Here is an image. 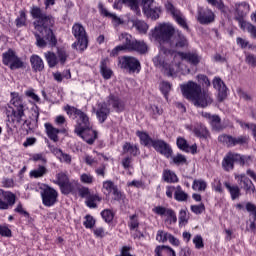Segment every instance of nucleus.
Wrapping results in <instances>:
<instances>
[{
  "label": "nucleus",
  "mask_w": 256,
  "mask_h": 256,
  "mask_svg": "<svg viewBox=\"0 0 256 256\" xmlns=\"http://www.w3.org/2000/svg\"><path fill=\"white\" fill-rule=\"evenodd\" d=\"M197 21L201 25H209L210 23H213V21H215V13H213L211 9L200 8L198 10Z\"/></svg>",
  "instance_id": "nucleus-14"
},
{
  "label": "nucleus",
  "mask_w": 256,
  "mask_h": 256,
  "mask_svg": "<svg viewBox=\"0 0 256 256\" xmlns=\"http://www.w3.org/2000/svg\"><path fill=\"white\" fill-rule=\"evenodd\" d=\"M166 223H177V215L175 214V211L168 209V211L166 212Z\"/></svg>",
  "instance_id": "nucleus-54"
},
{
  "label": "nucleus",
  "mask_w": 256,
  "mask_h": 256,
  "mask_svg": "<svg viewBox=\"0 0 256 256\" xmlns=\"http://www.w3.org/2000/svg\"><path fill=\"white\" fill-rule=\"evenodd\" d=\"M142 5V11L146 17H150V19H153L154 21L159 18L161 8L155 5L154 0H142Z\"/></svg>",
  "instance_id": "nucleus-9"
},
{
  "label": "nucleus",
  "mask_w": 256,
  "mask_h": 256,
  "mask_svg": "<svg viewBox=\"0 0 256 256\" xmlns=\"http://www.w3.org/2000/svg\"><path fill=\"white\" fill-rule=\"evenodd\" d=\"M176 32L170 23H163L155 27L153 37L160 44L159 53L153 58L155 67L165 66L167 61H173V52L175 50L169 49V43H171Z\"/></svg>",
  "instance_id": "nucleus-2"
},
{
  "label": "nucleus",
  "mask_w": 256,
  "mask_h": 256,
  "mask_svg": "<svg viewBox=\"0 0 256 256\" xmlns=\"http://www.w3.org/2000/svg\"><path fill=\"white\" fill-rule=\"evenodd\" d=\"M209 123L210 125H212L215 131H221V129H223V127H221V118L219 117V115H213Z\"/></svg>",
  "instance_id": "nucleus-48"
},
{
  "label": "nucleus",
  "mask_w": 256,
  "mask_h": 256,
  "mask_svg": "<svg viewBox=\"0 0 256 256\" xmlns=\"http://www.w3.org/2000/svg\"><path fill=\"white\" fill-rule=\"evenodd\" d=\"M35 191H37L38 193H55V189L44 183L36 184Z\"/></svg>",
  "instance_id": "nucleus-40"
},
{
  "label": "nucleus",
  "mask_w": 256,
  "mask_h": 256,
  "mask_svg": "<svg viewBox=\"0 0 256 256\" xmlns=\"http://www.w3.org/2000/svg\"><path fill=\"white\" fill-rule=\"evenodd\" d=\"M128 226L130 227L131 230H135L139 227V218H137V215L130 216Z\"/></svg>",
  "instance_id": "nucleus-58"
},
{
  "label": "nucleus",
  "mask_w": 256,
  "mask_h": 256,
  "mask_svg": "<svg viewBox=\"0 0 256 256\" xmlns=\"http://www.w3.org/2000/svg\"><path fill=\"white\" fill-rule=\"evenodd\" d=\"M72 35L76 39V42L72 44L73 49H76L77 51H85L87 45H89L85 27H83L81 23H75L72 27Z\"/></svg>",
  "instance_id": "nucleus-7"
},
{
  "label": "nucleus",
  "mask_w": 256,
  "mask_h": 256,
  "mask_svg": "<svg viewBox=\"0 0 256 256\" xmlns=\"http://www.w3.org/2000/svg\"><path fill=\"white\" fill-rule=\"evenodd\" d=\"M58 59L62 65H64L65 61H67V57H69V54H67V51L65 49L60 48L57 51Z\"/></svg>",
  "instance_id": "nucleus-57"
},
{
  "label": "nucleus",
  "mask_w": 256,
  "mask_h": 256,
  "mask_svg": "<svg viewBox=\"0 0 256 256\" xmlns=\"http://www.w3.org/2000/svg\"><path fill=\"white\" fill-rule=\"evenodd\" d=\"M136 135L139 137L141 145H144L145 147H152L155 140H152L149 134L146 132L137 131Z\"/></svg>",
  "instance_id": "nucleus-33"
},
{
  "label": "nucleus",
  "mask_w": 256,
  "mask_h": 256,
  "mask_svg": "<svg viewBox=\"0 0 256 256\" xmlns=\"http://www.w3.org/2000/svg\"><path fill=\"white\" fill-rule=\"evenodd\" d=\"M31 15L33 19H36L33 22L36 45L38 47H47V45L55 47V45H57V39L53 34V26L55 25V19H53V16L47 15L37 6L32 7Z\"/></svg>",
  "instance_id": "nucleus-1"
},
{
  "label": "nucleus",
  "mask_w": 256,
  "mask_h": 256,
  "mask_svg": "<svg viewBox=\"0 0 256 256\" xmlns=\"http://www.w3.org/2000/svg\"><path fill=\"white\" fill-rule=\"evenodd\" d=\"M2 59L4 65H10V69L12 70L21 69V67H23V61H21L15 54V51L11 49L2 54Z\"/></svg>",
  "instance_id": "nucleus-10"
},
{
  "label": "nucleus",
  "mask_w": 256,
  "mask_h": 256,
  "mask_svg": "<svg viewBox=\"0 0 256 256\" xmlns=\"http://www.w3.org/2000/svg\"><path fill=\"white\" fill-rule=\"evenodd\" d=\"M224 186L226 187L227 191L229 193H239L241 189H239V186L237 184H231L229 182H225Z\"/></svg>",
  "instance_id": "nucleus-59"
},
{
  "label": "nucleus",
  "mask_w": 256,
  "mask_h": 256,
  "mask_svg": "<svg viewBox=\"0 0 256 256\" xmlns=\"http://www.w3.org/2000/svg\"><path fill=\"white\" fill-rule=\"evenodd\" d=\"M30 63L33 71H43L45 69V64L43 63V59L38 55H32L30 58Z\"/></svg>",
  "instance_id": "nucleus-28"
},
{
  "label": "nucleus",
  "mask_w": 256,
  "mask_h": 256,
  "mask_svg": "<svg viewBox=\"0 0 256 256\" xmlns=\"http://www.w3.org/2000/svg\"><path fill=\"white\" fill-rule=\"evenodd\" d=\"M197 79L199 81V83H201V85H203V87H211V81H209V78L203 74H199L197 76Z\"/></svg>",
  "instance_id": "nucleus-60"
},
{
  "label": "nucleus",
  "mask_w": 256,
  "mask_h": 256,
  "mask_svg": "<svg viewBox=\"0 0 256 256\" xmlns=\"http://www.w3.org/2000/svg\"><path fill=\"white\" fill-rule=\"evenodd\" d=\"M125 5L130 7L132 11L136 12V15H139L141 13V10H139V0H122Z\"/></svg>",
  "instance_id": "nucleus-42"
},
{
  "label": "nucleus",
  "mask_w": 256,
  "mask_h": 256,
  "mask_svg": "<svg viewBox=\"0 0 256 256\" xmlns=\"http://www.w3.org/2000/svg\"><path fill=\"white\" fill-rule=\"evenodd\" d=\"M108 105H111L113 109L117 111V113H121V111H125V103L115 95L111 94L108 97Z\"/></svg>",
  "instance_id": "nucleus-23"
},
{
  "label": "nucleus",
  "mask_w": 256,
  "mask_h": 256,
  "mask_svg": "<svg viewBox=\"0 0 256 256\" xmlns=\"http://www.w3.org/2000/svg\"><path fill=\"white\" fill-rule=\"evenodd\" d=\"M77 124L74 130V133H81L85 129L91 128V123L89 122V116L85 112L81 111L78 114Z\"/></svg>",
  "instance_id": "nucleus-17"
},
{
  "label": "nucleus",
  "mask_w": 256,
  "mask_h": 256,
  "mask_svg": "<svg viewBox=\"0 0 256 256\" xmlns=\"http://www.w3.org/2000/svg\"><path fill=\"white\" fill-rule=\"evenodd\" d=\"M163 179L166 183H177L179 178H177V174L171 170H164Z\"/></svg>",
  "instance_id": "nucleus-36"
},
{
  "label": "nucleus",
  "mask_w": 256,
  "mask_h": 256,
  "mask_svg": "<svg viewBox=\"0 0 256 256\" xmlns=\"http://www.w3.org/2000/svg\"><path fill=\"white\" fill-rule=\"evenodd\" d=\"M193 243L196 249H203V247H205V244L203 243V237H201V235L195 236L193 238Z\"/></svg>",
  "instance_id": "nucleus-61"
},
{
  "label": "nucleus",
  "mask_w": 256,
  "mask_h": 256,
  "mask_svg": "<svg viewBox=\"0 0 256 256\" xmlns=\"http://www.w3.org/2000/svg\"><path fill=\"white\" fill-rule=\"evenodd\" d=\"M118 67L125 69L129 73H139L141 71V63L133 56H122L118 58Z\"/></svg>",
  "instance_id": "nucleus-8"
},
{
  "label": "nucleus",
  "mask_w": 256,
  "mask_h": 256,
  "mask_svg": "<svg viewBox=\"0 0 256 256\" xmlns=\"http://www.w3.org/2000/svg\"><path fill=\"white\" fill-rule=\"evenodd\" d=\"M101 217L106 223H111L115 217V213L111 209H105L101 212Z\"/></svg>",
  "instance_id": "nucleus-47"
},
{
  "label": "nucleus",
  "mask_w": 256,
  "mask_h": 256,
  "mask_svg": "<svg viewBox=\"0 0 256 256\" xmlns=\"http://www.w3.org/2000/svg\"><path fill=\"white\" fill-rule=\"evenodd\" d=\"M122 153L124 155L129 153L130 155L137 157V155H139L141 152L139 151V147H137V145L126 142L122 147Z\"/></svg>",
  "instance_id": "nucleus-30"
},
{
  "label": "nucleus",
  "mask_w": 256,
  "mask_h": 256,
  "mask_svg": "<svg viewBox=\"0 0 256 256\" xmlns=\"http://www.w3.org/2000/svg\"><path fill=\"white\" fill-rule=\"evenodd\" d=\"M156 256H177L175 250L169 246H158L155 249Z\"/></svg>",
  "instance_id": "nucleus-32"
},
{
  "label": "nucleus",
  "mask_w": 256,
  "mask_h": 256,
  "mask_svg": "<svg viewBox=\"0 0 256 256\" xmlns=\"http://www.w3.org/2000/svg\"><path fill=\"white\" fill-rule=\"evenodd\" d=\"M57 183L60 187H69V177L67 174L61 172L56 175Z\"/></svg>",
  "instance_id": "nucleus-41"
},
{
  "label": "nucleus",
  "mask_w": 256,
  "mask_h": 256,
  "mask_svg": "<svg viewBox=\"0 0 256 256\" xmlns=\"http://www.w3.org/2000/svg\"><path fill=\"white\" fill-rule=\"evenodd\" d=\"M218 141H220V143H224L227 147H233L235 145H243V143L247 142V138L243 136L235 138L233 136L223 134L218 137Z\"/></svg>",
  "instance_id": "nucleus-15"
},
{
  "label": "nucleus",
  "mask_w": 256,
  "mask_h": 256,
  "mask_svg": "<svg viewBox=\"0 0 256 256\" xmlns=\"http://www.w3.org/2000/svg\"><path fill=\"white\" fill-rule=\"evenodd\" d=\"M93 233H94L95 237H98L100 239H103V237H105V235H107V232H105V228H103V227L94 228Z\"/></svg>",
  "instance_id": "nucleus-63"
},
{
  "label": "nucleus",
  "mask_w": 256,
  "mask_h": 256,
  "mask_svg": "<svg viewBox=\"0 0 256 256\" xmlns=\"http://www.w3.org/2000/svg\"><path fill=\"white\" fill-rule=\"evenodd\" d=\"M44 55L49 67L53 68L59 63V60L57 59V55L55 53L46 52Z\"/></svg>",
  "instance_id": "nucleus-37"
},
{
  "label": "nucleus",
  "mask_w": 256,
  "mask_h": 256,
  "mask_svg": "<svg viewBox=\"0 0 256 256\" xmlns=\"http://www.w3.org/2000/svg\"><path fill=\"white\" fill-rule=\"evenodd\" d=\"M237 161H239L240 165H245V159L241 155L229 153L222 161L224 171H233V167Z\"/></svg>",
  "instance_id": "nucleus-11"
},
{
  "label": "nucleus",
  "mask_w": 256,
  "mask_h": 256,
  "mask_svg": "<svg viewBox=\"0 0 256 256\" xmlns=\"http://www.w3.org/2000/svg\"><path fill=\"white\" fill-rule=\"evenodd\" d=\"M109 107H107V103H100L98 104V109L96 111V117L101 123H105L107 121V117H109Z\"/></svg>",
  "instance_id": "nucleus-22"
},
{
  "label": "nucleus",
  "mask_w": 256,
  "mask_h": 256,
  "mask_svg": "<svg viewBox=\"0 0 256 256\" xmlns=\"http://www.w3.org/2000/svg\"><path fill=\"white\" fill-rule=\"evenodd\" d=\"M160 91H162L163 95L167 97V93L171 91V84L169 82H162L160 84Z\"/></svg>",
  "instance_id": "nucleus-64"
},
{
  "label": "nucleus",
  "mask_w": 256,
  "mask_h": 256,
  "mask_svg": "<svg viewBox=\"0 0 256 256\" xmlns=\"http://www.w3.org/2000/svg\"><path fill=\"white\" fill-rule=\"evenodd\" d=\"M25 106L23 105V98L19 96V93L12 92L10 105L6 109V115L8 117V121H12V123H21L23 118L25 117Z\"/></svg>",
  "instance_id": "nucleus-6"
},
{
  "label": "nucleus",
  "mask_w": 256,
  "mask_h": 256,
  "mask_svg": "<svg viewBox=\"0 0 256 256\" xmlns=\"http://www.w3.org/2000/svg\"><path fill=\"white\" fill-rule=\"evenodd\" d=\"M119 41L122 42V45L116 46L110 53L111 57H117L121 51H136L137 53H140L141 55L147 53L149 48L147 47V44H145L143 41H137L136 39L131 36L129 33H122L119 36Z\"/></svg>",
  "instance_id": "nucleus-5"
},
{
  "label": "nucleus",
  "mask_w": 256,
  "mask_h": 256,
  "mask_svg": "<svg viewBox=\"0 0 256 256\" xmlns=\"http://www.w3.org/2000/svg\"><path fill=\"white\" fill-rule=\"evenodd\" d=\"M170 235L171 234L168 232L158 230L156 234V241H158V243H167V241H169Z\"/></svg>",
  "instance_id": "nucleus-45"
},
{
  "label": "nucleus",
  "mask_w": 256,
  "mask_h": 256,
  "mask_svg": "<svg viewBox=\"0 0 256 256\" xmlns=\"http://www.w3.org/2000/svg\"><path fill=\"white\" fill-rule=\"evenodd\" d=\"M64 111H66L67 115H69V117H75L77 119L78 115L80 114L81 110L75 108V107H71L69 105L64 107Z\"/></svg>",
  "instance_id": "nucleus-53"
},
{
  "label": "nucleus",
  "mask_w": 256,
  "mask_h": 256,
  "mask_svg": "<svg viewBox=\"0 0 256 256\" xmlns=\"http://www.w3.org/2000/svg\"><path fill=\"white\" fill-rule=\"evenodd\" d=\"M240 27L244 31H247L248 33H250L252 39H256V26L255 25H253L249 22L242 21V22H240Z\"/></svg>",
  "instance_id": "nucleus-35"
},
{
  "label": "nucleus",
  "mask_w": 256,
  "mask_h": 256,
  "mask_svg": "<svg viewBox=\"0 0 256 256\" xmlns=\"http://www.w3.org/2000/svg\"><path fill=\"white\" fill-rule=\"evenodd\" d=\"M15 205V194H8L4 197V200L0 199V209H9Z\"/></svg>",
  "instance_id": "nucleus-31"
},
{
  "label": "nucleus",
  "mask_w": 256,
  "mask_h": 256,
  "mask_svg": "<svg viewBox=\"0 0 256 256\" xmlns=\"http://www.w3.org/2000/svg\"><path fill=\"white\" fill-rule=\"evenodd\" d=\"M183 96L192 101L195 107H209L213 103V97L209 91H201V85L190 81L187 84L181 86Z\"/></svg>",
  "instance_id": "nucleus-3"
},
{
  "label": "nucleus",
  "mask_w": 256,
  "mask_h": 256,
  "mask_svg": "<svg viewBox=\"0 0 256 256\" xmlns=\"http://www.w3.org/2000/svg\"><path fill=\"white\" fill-rule=\"evenodd\" d=\"M109 58H104L100 62V73L105 79H109L113 75V70L109 68Z\"/></svg>",
  "instance_id": "nucleus-25"
},
{
  "label": "nucleus",
  "mask_w": 256,
  "mask_h": 256,
  "mask_svg": "<svg viewBox=\"0 0 256 256\" xmlns=\"http://www.w3.org/2000/svg\"><path fill=\"white\" fill-rule=\"evenodd\" d=\"M166 10L168 13H170V15H172L178 25H181L183 29L189 30V26L187 25V20L185 19V16H183L181 11L175 8L173 4L167 3Z\"/></svg>",
  "instance_id": "nucleus-12"
},
{
  "label": "nucleus",
  "mask_w": 256,
  "mask_h": 256,
  "mask_svg": "<svg viewBox=\"0 0 256 256\" xmlns=\"http://www.w3.org/2000/svg\"><path fill=\"white\" fill-rule=\"evenodd\" d=\"M212 85L214 89H217L218 91V101H225V99H227V86L225 85V82H223L221 78L215 77L212 81Z\"/></svg>",
  "instance_id": "nucleus-16"
},
{
  "label": "nucleus",
  "mask_w": 256,
  "mask_h": 256,
  "mask_svg": "<svg viewBox=\"0 0 256 256\" xmlns=\"http://www.w3.org/2000/svg\"><path fill=\"white\" fill-rule=\"evenodd\" d=\"M235 9L240 17H243V15H247V13H249V6L245 2L235 4Z\"/></svg>",
  "instance_id": "nucleus-39"
},
{
  "label": "nucleus",
  "mask_w": 256,
  "mask_h": 256,
  "mask_svg": "<svg viewBox=\"0 0 256 256\" xmlns=\"http://www.w3.org/2000/svg\"><path fill=\"white\" fill-rule=\"evenodd\" d=\"M235 179L242 183L244 191L247 193H255V185H253V182L247 178L245 174H236Z\"/></svg>",
  "instance_id": "nucleus-20"
},
{
  "label": "nucleus",
  "mask_w": 256,
  "mask_h": 256,
  "mask_svg": "<svg viewBox=\"0 0 256 256\" xmlns=\"http://www.w3.org/2000/svg\"><path fill=\"white\" fill-rule=\"evenodd\" d=\"M191 211L192 213H195V215H201V213L205 211V205L204 204L192 205Z\"/></svg>",
  "instance_id": "nucleus-62"
},
{
  "label": "nucleus",
  "mask_w": 256,
  "mask_h": 256,
  "mask_svg": "<svg viewBox=\"0 0 256 256\" xmlns=\"http://www.w3.org/2000/svg\"><path fill=\"white\" fill-rule=\"evenodd\" d=\"M100 11H101V15H104V17H110L116 25H123V21L121 18L107 11L102 5H100Z\"/></svg>",
  "instance_id": "nucleus-34"
},
{
  "label": "nucleus",
  "mask_w": 256,
  "mask_h": 256,
  "mask_svg": "<svg viewBox=\"0 0 256 256\" xmlns=\"http://www.w3.org/2000/svg\"><path fill=\"white\" fill-rule=\"evenodd\" d=\"M187 45V38L183 35V33L177 30L176 33H174L172 40L168 44V47H170L171 51H173V49H183V47H187Z\"/></svg>",
  "instance_id": "nucleus-13"
},
{
  "label": "nucleus",
  "mask_w": 256,
  "mask_h": 256,
  "mask_svg": "<svg viewBox=\"0 0 256 256\" xmlns=\"http://www.w3.org/2000/svg\"><path fill=\"white\" fill-rule=\"evenodd\" d=\"M172 159H173V163H175V165L187 164V158L183 154H177Z\"/></svg>",
  "instance_id": "nucleus-56"
},
{
  "label": "nucleus",
  "mask_w": 256,
  "mask_h": 256,
  "mask_svg": "<svg viewBox=\"0 0 256 256\" xmlns=\"http://www.w3.org/2000/svg\"><path fill=\"white\" fill-rule=\"evenodd\" d=\"M133 25L134 27H136L137 31H139V33H142V34L147 33L149 29V25H147V23L141 20L134 21Z\"/></svg>",
  "instance_id": "nucleus-44"
},
{
  "label": "nucleus",
  "mask_w": 256,
  "mask_h": 256,
  "mask_svg": "<svg viewBox=\"0 0 256 256\" xmlns=\"http://www.w3.org/2000/svg\"><path fill=\"white\" fill-rule=\"evenodd\" d=\"M45 129H46V133L49 137V139H51V141H54L55 143H57V141H59V133L60 130L53 127V125L46 123L45 124Z\"/></svg>",
  "instance_id": "nucleus-29"
},
{
  "label": "nucleus",
  "mask_w": 256,
  "mask_h": 256,
  "mask_svg": "<svg viewBox=\"0 0 256 256\" xmlns=\"http://www.w3.org/2000/svg\"><path fill=\"white\" fill-rule=\"evenodd\" d=\"M189 223V216L187 215V211L185 210H180L179 212V225L181 227L187 225Z\"/></svg>",
  "instance_id": "nucleus-55"
},
{
  "label": "nucleus",
  "mask_w": 256,
  "mask_h": 256,
  "mask_svg": "<svg viewBox=\"0 0 256 256\" xmlns=\"http://www.w3.org/2000/svg\"><path fill=\"white\" fill-rule=\"evenodd\" d=\"M85 221L83 222V225L86 229H93V227H95V218H93V216L91 215H86L85 216Z\"/></svg>",
  "instance_id": "nucleus-51"
},
{
  "label": "nucleus",
  "mask_w": 256,
  "mask_h": 256,
  "mask_svg": "<svg viewBox=\"0 0 256 256\" xmlns=\"http://www.w3.org/2000/svg\"><path fill=\"white\" fill-rule=\"evenodd\" d=\"M75 133L78 137H81L83 141L88 143V145H93L95 143V139H97V131L91 129V127Z\"/></svg>",
  "instance_id": "nucleus-18"
},
{
  "label": "nucleus",
  "mask_w": 256,
  "mask_h": 256,
  "mask_svg": "<svg viewBox=\"0 0 256 256\" xmlns=\"http://www.w3.org/2000/svg\"><path fill=\"white\" fill-rule=\"evenodd\" d=\"M192 189L193 191L203 192L207 189V182L204 180H194Z\"/></svg>",
  "instance_id": "nucleus-43"
},
{
  "label": "nucleus",
  "mask_w": 256,
  "mask_h": 256,
  "mask_svg": "<svg viewBox=\"0 0 256 256\" xmlns=\"http://www.w3.org/2000/svg\"><path fill=\"white\" fill-rule=\"evenodd\" d=\"M16 27H25L27 25V15L25 11H20V15L15 20Z\"/></svg>",
  "instance_id": "nucleus-49"
},
{
  "label": "nucleus",
  "mask_w": 256,
  "mask_h": 256,
  "mask_svg": "<svg viewBox=\"0 0 256 256\" xmlns=\"http://www.w3.org/2000/svg\"><path fill=\"white\" fill-rule=\"evenodd\" d=\"M44 175H47V168L45 166H39L37 169L30 171V177L34 179H39Z\"/></svg>",
  "instance_id": "nucleus-38"
},
{
  "label": "nucleus",
  "mask_w": 256,
  "mask_h": 256,
  "mask_svg": "<svg viewBox=\"0 0 256 256\" xmlns=\"http://www.w3.org/2000/svg\"><path fill=\"white\" fill-rule=\"evenodd\" d=\"M80 196L82 199H86L85 203L90 209H96L97 203L101 202V197L97 194L81 193Z\"/></svg>",
  "instance_id": "nucleus-21"
},
{
  "label": "nucleus",
  "mask_w": 256,
  "mask_h": 256,
  "mask_svg": "<svg viewBox=\"0 0 256 256\" xmlns=\"http://www.w3.org/2000/svg\"><path fill=\"white\" fill-rule=\"evenodd\" d=\"M177 146L181 149V151H185L186 153H197V145L189 146L187 143V140L184 138H178L177 139Z\"/></svg>",
  "instance_id": "nucleus-24"
},
{
  "label": "nucleus",
  "mask_w": 256,
  "mask_h": 256,
  "mask_svg": "<svg viewBox=\"0 0 256 256\" xmlns=\"http://www.w3.org/2000/svg\"><path fill=\"white\" fill-rule=\"evenodd\" d=\"M53 155L59 159L61 163H67V165H70L71 163V155L64 153L61 149L59 148H53L52 150Z\"/></svg>",
  "instance_id": "nucleus-27"
},
{
  "label": "nucleus",
  "mask_w": 256,
  "mask_h": 256,
  "mask_svg": "<svg viewBox=\"0 0 256 256\" xmlns=\"http://www.w3.org/2000/svg\"><path fill=\"white\" fill-rule=\"evenodd\" d=\"M103 189L108 193H117V186L112 181H106L103 183Z\"/></svg>",
  "instance_id": "nucleus-52"
},
{
  "label": "nucleus",
  "mask_w": 256,
  "mask_h": 256,
  "mask_svg": "<svg viewBox=\"0 0 256 256\" xmlns=\"http://www.w3.org/2000/svg\"><path fill=\"white\" fill-rule=\"evenodd\" d=\"M57 193H42V202L45 207H53L57 203Z\"/></svg>",
  "instance_id": "nucleus-26"
},
{
  "label": "nucleus",
  "mask_w": 256,
  "mask_h": 256,
  "mask_svg": "<svg viewBox=\"0 0 256 256\" xmlns=\"http://www.w3.org/2000/svg\"><path fill=\"white\" fill-rule=\"evenodd\" d=\"M237 123L242 127V129H250V131H252V135L256 141V124L244 123L241 120H237Z\"/></svg>",
  "instance_id": "nucleus-50"
},
{
  "label": "nucleus",
  "mask_w": 256,
  "mask_h": 256,
  "mask_svg": "<svg viewBox=\"0 0 256 256\" xmlns=\"http://www.w3.org/2000/svg\"><path fill=\"white\" fill-rule=\"evenodd\" d=\"M182 61H187L191 65H199L201 62V56L197 55V53H183L176 52L175 50L172 52V60L166 61L164 66H159V69H164V73L168 75V77H173L175 71L179 69V65H181Z\"/></svg>",
  "instance_id": "nucleus-4"
},
{
  "label": "nucleus",
  "mask_w": 256,
  "mask_h": 256,
  "mask_svg": "<svg viewBox=\"0 0 256 256\" xmlns=\"http://www.w3.org/2000/svg\"><path fill=\"white\" fill-rule=\"evenodd\" d=\"M194 134L196 135V137H207V135H209V131H207V128L203 125H198L194 128L193 130Z\"/></svg>",
  "instance_id": "nucleus-46"
},
{
  "label": "nucleus",
  "mask_w": 256,
  "mask_h": 256,
  "mask_svg": "<svg viewBox=\"0 0 256 256\" xmlns=\"http://www.w3.org/2000/svg\"><path fill=\"white\" fill-rule=\"evenodd\" d=\"M152 147H154L155 151L161 153V155H164L165 157H171V153H173L171 147H169L163 140H154V142H152Z\"/></svg>",
  "instance_id": "nucleus-19"
}]
</instances>
